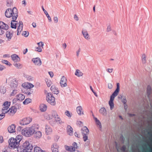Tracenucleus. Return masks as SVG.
Wrapping results in <instances>:
<instances>
[{
	"label": "nucleus",
	"instance_id": "nucleus-51",
	"mask_svg": "<svg viewBox=\"0 0 152 152\" xmlns=\"http://www.w3.org/2000/svg\"><path fill=\"white\" fill-rule=\"evenodd\" d=\"M111 30V26L110 25H109L107 28V31L109 32Z\"/></svg>",
	"mask_w": 152,
	"mask_h": 152
},
{
	"label": "nucleus",
	"instance_id": "nucleus-61",
	"mask_svg": "<svg viewBox=\"0 0 152 152\" xmlns=\"http://www.w3.org/2000/svg\"><path fill=\"white\" fill-rule=\"evenodd\" d=\"M115 96H113L112 94L110 96V100H112V101H113L114 100V99Z\"/></svg>",
	"mask_w": 152,
	"mask_h": 152
},
{
	"label": "nucleus",
	"instance_id": "nucleus-49",
	"mask_svg": "<svg viewBox=\"0 0 152 152\" xmlns=\"http://www.w3.org/2000/svg\"><path fill=\"white\" fill-rule=\"evenodd\" d=\"M86 26L88 28H90L92 27L91 23L88 22L87 23H86Z\"/></svg>",
	"mask_w": 152,
	"mask_h": 152
},
{
	"label": "nucleus",
	"instance_id": "nucleus-42",
	"mask_svg": "<svg viewBox=\"0 0 152 152\" xmlns=\"http://www.w3.org/2000/svg\"><path fill=\"white\" fill-rule=\"evenodd\" d=\"M14 66L16 68L18 69H21L23 67L22 64L19 63H15L14 64Z\"/></svg>",
	"mask_w": 152,
	"mask_h": 152
},
{
	"label": "nucleus",
	"instance_id": "nucleus-24",
	"mask_svg": "<svg viewBox=\"0 0 152 152\" xmlns=\"http://www.w3.org/2000/svg\"><path fill=\"white\" fill-rule=\"evenodd\" d=\"M34 137L37 139H39L40 138L42 137V133L40 131H38L34 133Z\"/></svg>",
	"mask_w": 152,
	"mask_h": 152
},
{
	"label": "nucleus",
	"instance_id": "nucleus-20",
	"mask_svg": "<svg viewBox=\"0 0 152 152\" xmlns=\"http://www.w3.org/2000/svg\"><path fill=\"white\" fill-rule=\"evenodd\" d=\"M11 57L12 60L15 62H18L20 61V58L17 55L14 54L11 55Z\"/></svg>",
	"mask_w": 152,
	"mask_h": 152
},
{
	"label": "nucleus",
	"instance_id": "nucleus-26",
	"mask_svg": "<svg viewBox=\"0 0 152 152\" xmlns=\"http://www.w3.org/2000/svg\"><path fill=\"white\" fill-rule=\"evenodd\" d=\"M16 20H12L11 23V27L15 29L16 27V25L18 24L19 23Z\"/></svg>",
	"mask_w": 152,
	"mask_h": 152
},
{
	"label": "nucleus",
	"instance_id": "nucleus-57",
	"mask_svg": "<svg viewBox=\"0 0 152 152\" xmlns=\"http://www.w3.org/2000/svg\"><path fill=\"white\" fill-rule=\"evenodd\" d=\"M53 20L55 23H57L58 21V19L57 17H55L54 18Z\"/></svg>",
	"mask_w": 152,
	"mask_h": 152
},
{
	"label": "nucleus",
	"instance_id": "nucleus-35",
	"mask_svg": "<svg viewBox=\"0 0 152 152\" xmlns=\"http://www.w3.org/2000/svg\"><path fill=\"white\" fill-rule=\"evenodd\" d=\"M94 119L96 124L97 125L99 126L100 128H102V126L101 123L100 121L99 120H98L96 118L94 117Z\"/></svg>",
	"mask_w": 152,
	"mask_h": 152
},
{
	"label": "nucleus",
	"instance_id": "nucleus-56",
	"mask_svg": "<svg viewBox=\"0 0 152 152\" xmlns=\"http://www.w3.org/2000/svg\"><path fill=\"white\" fill-rule=\"evenodd\" d=\"M5 113H3L2 114H0V120L2 119L4 117Z\"/></svg>",
	"mask_w": 152,
	"mask_h": 152
},
{
	"label": "nucleus",
	"instance_id": "nucleus-50",
	"mask_svg": "<svg viewBox=\"0 0 152 152\" xmlns=\"http://www.w3.org/2000/svg\"><path fill=\"white\" fill-rule=\"evenodd\" d=\"M73 146L76 150L78 148V147L77 146V144L75 142H74L72 144Z\"/></svg>",
	"mask_w": 152,
	"mask_h": 152
},
{
	"label": "nucleus",
	"instance_id": "nucleus-2",
	"mask_svg": "<svg viewBox=\"0 0 152 152\" xmlns=\"http://www.w3.org/2000/svg\"><path fill=\"white\" fill-rule=\"evenodd\" d=\"M39 128L38 124H34L31 126L23 129L21 131V134L26 137H29L34 134L35 131L38 130Z\"/></svg>",
	"mask_w": 152,
	"mask_h": 152
},
{
	"label": "nucleus",
	"instance_id": "nucleus-41",
	"mask_svg": "<svg viewBox=\"0 0 152 152\" xmlns=\"http://www.w3.org/2000/svg\"><path fill=\"white\" fill-rule=\"evenodd\" d=\"M151 91V88L150 86H148L147 87V92L148 94V97H149Z\"/></svg>",
	"mask_w": 152,
	"mask_h": 152
},
{
	"label": "nucleus",
	"instance_id": "nucleus-16",
	"mask_svg": "<svg viewBox=\"0 0 152 152\" xmlns=\"http://www.w3.org/2000/svg\"><path fill=\"white\" fill-rule=\"evenodd\" d=\"M17 108L15 106H12L8 110L7 112L11 115H14L16 112Z\"/></svg>",
	"mask_w": 152,
	"mask_h": 152
},
{
	"label": "nucleus",
	"instance_id": "nucleus-31",
	"mask_svg": "<svg viewBox=\"0 0 152 152\" xmlns=\"http://www.w3.org/2000/svg\"><path fill=\"white\" fill-rule=\"evenodd\" d=\"M67 133L69 135H71L73 134V129L70 126H68L67 128Z\"/></svg>",
	"mask_w": 152,
	"mask_h": 152
},
{
	"label": "nucleus",
	"instance_id": "nucleus-10",
	"mask_svg": "<svg viewBox=\"0 0 152 152\" xmlns=\"http://www.w3.org/2000/svg\"><path fill=\"white\" fill-rule=\"evenodd\" d=\"M59 146L56 143H53L51 146V150L52 152H59Z\"/></svg>",
	"mask_w": 152,
	"mask_h": 152
},
{
	"label": "nucleus",
	"instance_id": "nucleus-38",
	"mask_svg": "<svg viewBox=\"0 0 152 152\" xmlns=\"http://www.w3.org/2000/svg\"><path fill=\"white\" fill-rule=\"evenodd\" d=\"M6 92V89L4 87L1 86L0 87V93L4 94Z\"/></svg>",
	"mask_w": 152,
	"mask_h": 152
},
{
	"label": "nucleus",
	"instance_id": "nucleus-11",
	"mask_svg": "<svg viewBox=\"0 0 152 152\" xmlns=\"http://www.w3.org/2000/svg\"><path fill=\"white\" fill-rule=\"evenodd\" d=\"M32 61L36 65L40 66L42 64L41 61L39 58H33L32 59Z\"/></svg>",
	"mask_w": 152,
	"mask_h": 152
},
{
	"label": "nucleus",
	"instance_id": "nucleus-6",
	"mask_svg": "<svg viewBox=\"0 0 152 152\" xmlns=\"http://www.w3.org/2000/svg\"><path fill=\"white\" fill-rule=\"evenodd\" d=\"M46 100L47 102L51 105L54 106L56 105V102L55 98L52 94L48 93L46 95Z\"/></svg>",
	"mask_w": 152,
	"mask_h": 152
},
{
	"label": "nucleus",
	"instance_id": "nucleus-28",
	"mask_svg": "<svg viewBox=\"0 0 152 152\" xmlns=\"http://www.w3.org/2000/svg\"><path fill=\"white\" fill-rule=\"evenodd\" d=\"M47 107L46 105L42 104L40 105L39 108L40 111L42 112H44L46 110Z\"/></svg>",
	"mask_w": 152,
	"mask_h": 152
},
{
	"label": "nucleus",
	"instance_id": "nucleus-63",
	"mask_svg": "<svg viewBox=\"0 0 152 152\" xmlns=\"http://www.w3.org/2000/svg\"><path fill=\"white\" fill-rule=\"evenodd\" d=\"M113 69H109L108 68L107 69V71L109 73H111L113 72Z\"/></svg>",
	"mask_w": 152,
	"mask_h": 152
},
{
	"label": "nucleus",
	"instance_id": "nucleus-8",
	"mask_svg": "<svg viewBox=\"0 0 152 152\" xmlns=\"http://www.w3.org/2000/svg\"><path fill=\"white\" fill-rule=\"evenodd\" d=\"M11 102L6 101L3 104L4 107L2 109V113H7L8 111V109L10 105Z\"/></svg>",
	"mask_w": 152,
	"mask_h": 152
},
{
	"label": "nucleus",
	"instance_id": "nucleus-25",
	"mask_svg": "<svg viewBox=\"0 0 152 152\" xmlns=\"http://www.w3.org/2000/svg\"><path fill=\"white\" fill-rule=\"evenodd\" d=\"M6 37L7 38L8 41H10L11 40L12 36L13 34L12 32L8 31H7L6 34Z\"/></svg>",
	"mask_w": 152,
	"mask_h": 152
},
{
	"label": "nucleus",
	"instance_id": "nucleus-45",
	"mask_svg": "<svg viewBox=\"0 0 152 152\" xmlns=\"http://www.w3.org/2000/svg\"><path fill=\"white\" fill-rule=\"evenodd\" d=\"M65 114L69 118H71L72 115V113H70L68 111H66V112H65Z\"/></svg>",
	"mask_w": 152,
	"mask_h": 152
},
{
	"label": "nucleus",
	"instance_id": "nucleus-43",
	"mask_svg": "<svg viewBox=\"0 0 152 152\" xmlns=\"http://www.w3.org/2000/svg\"><path fill=\"white\" fill-rule=\"evenodd\" d=\"M2 62L7 65H8L9 66H10L12 65L7 60H2Z\"/></svg>",
	"mask_w": 152,
	"mask_h": 152
},
{
	"label": "nucleus",
	"instance_id": "nucleus-37",
	"mask_svg": "<svg viewBox=\"0 0 152 152\" xmlns=\"http://www.w3.org/2000/svg\"><path fill=\"white\" fill-rule=\"evenodd\" d=\"M146 56L145 54H143L142 55V61L143 64H145L146 63Z\"/></svg>",
	"mask_w": 152,
	"mask_h": 152
},
{
	"label": "nucleus",
	"instance_id": "nucleus-62",
	"mask_svg": "<svg viewBox=\"0 0 152 152\" xmlns=\"http://www.w3.org/2000/svg\"><path fill=\"white\" fill-rule=\"evenodd\" d=\"M108 87L110 89H111L113 88V86L111 83L108 84Z\"/></svg>",
	"mask_w": 152,
	"mask_h": 152
},
{
	"label": "nucleus",
	"instance_id": "nucleus-46",
	"mask_svg": "<svg viewBox=\"0 0 152 152\" xmlns=\"http://www.w3.org/2000/svg\"><path fill=\"white\" fill-rule=\"evenodd\" d=\"M122 102L124 104H126L127 101L126 99V97L125 96H123V97L122 99Z\"/></svg>",
	"mask_w": 152,
	"mask_h": 152
},
{
	"label": "nucleus",
	"instance_id": "nucleus-47",
	"mask_svg": "<svg viewBox=\"0 0 152 152\" xmlns=\"http://www.w3.org/2000/svg\"><path fill=\"white\" fill-rule=\"evenodd\" d=\"M76 124L77 125L80 126H83V123L81 121H77Z\"/></svg>",
	"mask_w": 152,
	"mask_h": 152
},
{
	"label": "nucleus",
	"instance_id": "nucleus-30",
	"mask_svg": "<svg viewBox=\"0 0 152 152\" xmlns=\"http://www.w3.org/2000/svg\"><path fill=\"white\" fill-rule=\"evenodd\" d=\"M65 148L66 150L70 151L71 152H74L76 150L73 147L71 146H66L65 147Z\"/></svg>",
	"mask_w": 152,
	"mask_h": 152
},
{
	"label": "nucleus",
	"instance_id": "nucleus-40",
	"mask_svg": "<svg viewBox=\"0 0 152 152\" xmlns=\"http://www.w3.org/2000/svg\"><path fill=\"white\" fill-rule=\"evenodd\" d=\"M109 104L110 107V110H112L114 107V106L113 101L112 100H109Z\"/></svg>",
	"mask_w": 152,
	"mask_h": 152
},
{
	"label": "nucleus",
	"instance_id": "nucleus-14",
	"mask_svg": "<svg viewBox=\"0 0 152 152\" xmlns=\"http://www.w3.org/2000/svg\"><path fill=\"white\" fill-rule=\"evenodd\" d=\"M18 84V81L16 80H13L11 82L10 86L13 89H15L17 88Z\"/></svg>",
	"mask_w": 152,
	"mask_h": 152
},
{
	"label": "nucleus",
	"instance_id": "nucleus-4",
	"mask_svg": "<svg viewBox=\"0 0 152 152\" xmlns=\"http://www.w3.org/2000/svg\"><path fill=\"white\" fill-rule=\"evenodd\" d=\"M32 149V145L28 140L25 141L20 146L17 148L18 152H31Z\"/></svg>",
	"mask_w": 152,
	"mask_h": 152
},
{
	"label": "nucleus",
	"instance_id": "nucleus-29",
	"mask_svg": "<svg viewBox=\"0 0 152 152\" xmlns=\"http://www.w3.org/2000/svg\"><path fill=\"white\" fill-rule=\"evenodd\" d=\"M77 111L78 114L79 115H82L83 114V112L82 107L80 106H78L77 108Z\"/></svg>",
	"mask_w": 152,
	"mask_h": 152
},
{
	"label": "nucleus",
	"instance_id": "nucleus-3",
	"mask_svg": "<svg viewBox=\"0 0 152 152\" xmlns=\"http://www.w3.org/2000/svg\"><path fill=\"white\" fill-rule=\"evenodd\" d=\"M23 139L21 135H17L15 138L12 137L8 140L9 145L11 148H16L20 144V142Z\"/></svg>",
	"mask_w": 152,
	"mask_h": 152
},
{
	"label": "nucleus",
	"instance_id": "nucleus-7",
	"mask_svg": "<svg viewBox=\"0 0 152 152\" xmlns=\"http://www.w3.org/2000/svg\"><path fill=\"white\" fill-rule=\"evenodd\" d=\"M32 120V118L30 117H25L23 118L20 121V124L23 126L29 124Z\"/></svg>",
	"mask_w": 152,
	"mask_h": 152
},
{
	"label": "nucleus",
	"instance_id": "nucleus-44",
	"mask_svg": "<svg viewBox=\"0 0 152 152\" xmlns=\"http://www.w3.org/2000/svg\"><path fill=\"white\" fill-rule=\"evenodd\" d=\"M17 90L16 89L13 90L10 94V96H12L15 95L17 93Z\"/></svg>",
	"mask_w": 152,
	"mask_h": 152
},
{
	"label": "nucleus",
	"instance_id": "nucleus-27",
	"mask_svg": "<svg viewBox=\"0 0 152 152\" xmlns=\"http://www.w3.org/2000/svg\"><path fill=\"white\" fill-rule=\"evenodd\" d=\"M99 112L100 113L104 116H106L107 114L106 110L104 107L101 108L99 110Z\"/></svg>",
	"mask_w": 152,
	"mask_h": 152
},
{
	"label": "nucleus",
	"instance_id": "nucleus-52",
	"mask_svg": "<svg viewBox=\"0 0 152 152\" xmlns=\"http://www.w3.org/2000/svg\"><path fill=\"white\" fill-rule=\"evenodd\" d=\"M6 30L4 29H2V28H0V35H2L5 32V31Z\"/></svg>",
	"mask_w": 152,
	"mask_h": 152
},
{
	"label": "nucleus",
	"instance_id": "nucleus-39",
	"mask_svg": "<svg viewBox=\"0 0 152 152\" xmlns=\"http://www.w3.org/2000/svg\"><path fill=\"white\" fill-rule=\"evenodd\" d=\"M31 99L28 98L26 99L23 102L24 104H27L31 102Z\"/></svg>",
	"mask_w": 152,
	"mask_h": 152
},
{
	"label": "nucleus",
	"instance_id": "nucleus-13",
	"mask_svg": "<svg viewBox=\"0 0 152 152\" xmlns=\"http://www.w3.org/2000/svg\"><path fill=\"white\" fill-rule=\"evenodd\" d=\"M66 80V78L63 76L60 82V84L62 87H65L67 86Z\"/></svg>",
	"mask_w": 152,
	"mask_h": 152
},
{
	"label": "nucleus",
	"instance_id": "nucleus-33",
	"mask_svg": "<svg viewBox=\"0 0 152 152\" xmlns=\"http://www.w3.org/2000/svg\"><path fill=\"white\" fill-rule=\"evenodd\" d=\"M34 152H46L44 151H43L41 149L38 147H36L34 148Z\"/></svg>",
	"mask_w": 152,
	"mask_h": 152
},
{
	"label": "nucleus",
	"instance_id": "nucleus-32",
	"mask_svg": "<svg viewBox=\"0 0 152 152\" xmlns=\"http://www.w3.org/2000/svg\"><path fill=\"white\" fill-rule=\"evenodd\" d=\"M75 75L77 76L80 77L83 75V73L79 69H76L75 73Z\"/></svg>",
	"mask_w": 152,
	"mask_h": 152
},
{
	"label": "nucleus",
	"instance_id": "nucleus-58",
	"mask_svg": "<svg viewBox=\"0 0 152 152\" xmlns=\"http://www.w3.org/2000/svg\"><path fill=\"white\" fill-rule=\"evenodd\" d=\"M126 149V146L124 145L121 148V150L123 151H125Z\"/></svg>",
	"mask_w": 152,
	"mask_h": 152
},
{
	"label": "nucleus",
	"instance_id": "nucleus-1",
	"mask_svg": "<svg viewBox=\"0 0 152 152\" xmlns=\"http://www.w3.org/2000/svg\"><path fill=\"white\" fill-rule=\"evenodd\" d=\"M43 117L45 119L49 121V123L51 125L55 124L56 122H58L60 124L63 123L55 110H52L50 113H45Z\"/></svg>",
	"mask_w": 152,
	"mask_h": 152
},
{
	"label": "nucleus",
	"instance_id": "nucleus-23",
	"mask_svg": "<svg viewBox=\"0 0 152 152\" xmlns=\"http://www.w3.org/2000/svg\"><path fill=\"white\" fill-rule=\"evenodd\" d=\"M0 28L7 30L8 28V26L4 22L0 21Z\"/></svg>",
	"mask_w": 152,
	"mask_h": 152
},
{
	"label": "nucleus",
	"instance_id": "nucleus-48",
	"mask_svg": "<svg viewBox=\"0 0 152 152\" xmlns=\"http://www.w3.org/2000/svg\"><path fill=\"white\" fill-rule=\"evenodd\" d=\"M22 35L23 36H24L25 37H26L28 36L29 35V33L27 31H24L23 32Z\"/></svg>",
	"mask_w": 152,
	"mask_h": 152
},
{
	"label": "nucleus",
	"instance_id": "nucleus-9",
	"mask_svg": "<svg viewBox=\"0 0 152 152\" xmlns=\"http://www.w3.org/2000/svg\"><path fill=\"white\" fill-rule=\"evenodd\" d=\"M45 132L46 135H50L53 132L52 128L50 126L46 125L45 129Z\"/></svg>",
	"mask_w": 152,
	"mask_h": 152
},
{
	"label": "nucleus",
	"instance_id": "nucleus-15",
	"mask_svg": "<svg viewBox=\"0 0 152 152\" xmlns=\"http://www.w3.org/2000/svg\"><path fill=\"white\" fill-rule=\"evenodd\" d=\"M22 86L24 88L29 89L34 87V85L31 83L25 82L22 84Z\"/></svg>",
	"mask_w": 152,
	"mask_h": 152
},
{
	"label": "nucleus",
	"instance_id": "nucleus-54",
	"mask_svg": "<svg viewBox=\"0 0 152 152\" xmlns=\"http://www.w3.org/2000/svg\"><path fill=\"white\" fill-rule=\"evenodd\" d=\"M90 89H91V90L92 91V92L94 93V95L96 97H97L98 96H97V95L96 94V93L94 92L93 89V88H92V87L91 86H90Z\"/></svg>",
	"mask_w": 152,
	"mask_h": 152
},
{
	"label": "nucleus",
	"instance_id": "nucleus-18",
	"mask_svg": "<svg viewBox=\"0 0 152 152\" xmlns=\"http://www.w3.org/2000/svg\"><path fill=\"white\" fill-rule=\"evenodd\" d=\"M19 25L18 26V33L17 35H18L20 34L21 33V32L22 31L23 27V23L21 21H19Z\"/></svg>",
	"mask_w": 152,
	"mask_h": 152
},
{
	"label": "nucleus",
	"instance_id": "nucleus-55",
	"mask_svg": "<svg viewBox=\"0 0 152 152\" xmlns=\"http://www.w3.org/2000/svg\"><path fill=\"white\" fill-rule=\"evenodd\" d=\"M4 142V139L2 136H0V144Z\"/></svg>",
	"mask_w": 152,
	"mask_h": 152
},
{
	"label": "nucleus",
	"instance_id": "nucleus-19",
	"mask_svg": "<svg viewBox=\"0 0 152 152\" xmlns=\"http://www.w3.org/2000/svg\"><path fill=\"white\" fill-rule=\"evenodd\" d=\"M50 90L54 94H57L59 93V91L58 88L54 85L51 86Z\"/></svg>",
	"mask_w": 152,
	"mask_h": 152
},
{
	"label": "nucleus",
	"instance_id": "nucleus-53",
	"mask_svg": "<svg viewBox=\"0 0 152 152\" xmlns=\"http://www.w3.org/2000/svg\"><path fill=\"white\" fill-rule=\"evenodd\" d=\"M74 20L76 21H78L79 20V18L77 15L76 14L74 15Z\"/></svg>",
	"mask_w": 152,
	"mask_h": 152
},
{
	"label": "nucleus",
	"instance_id": "nucleus-17",
	"mask_svg": "<svg viewBox=\"0 0 152 152\" xmlns=\"http://www.w3.org/2000/svg\"><path fill=\"white\" fill-rule=\"evenodd\" d=\"M16 126L14 124H12L8 128V130L10 133H13L15 132Z\"/></svg>",
	"mask_w": 152,
	"mask_h": 152
},
{
	"label": "nucleus",
	"instance_id": "nucleus-5",
	"mask_svg": "<svg viewBox=\"0 0 152 152\" xmlns=\"http://www.w3.org/2000/svg\"><path fill=\"white\" fill-rule=\"evenodd\" d=\"M5 15L6 17H12V20H16L18 17L17 9L15 7L12 9L8 8L6 10Z\"/></svg>",
	"mask_w": 152,
	"mask_h": 152
},
{
	"label": "nucleus",
	"instance_id": "nucleus-34",
	"mask_svg": "<svg viewBox=\"0 0 152 152\" xmlns=\"http://www.w3.org/2000/svg\"><path fill=\"white\" fill-rule=\"evenodd\" d=\"M81 132L83 136V138L84 141H86V127H84L81 129Z\"/></svg>",
	"mask_w": 152,
	"mask_h": 152
},
{
	"label": "nucleus",
	"instance_id": "nucleus-22",
	"mask_svg": "<svg viewBox=\"0 0 152 152\" xmlns=\"http://www.w3.org/2000/svg\"><path fill=\"white\" fill-rule=\"evenodd\" d=\"M120 90L119 83H117V88L115 90L112 94L113 96H116L118 94Z\"/></svg>",
	"mask_w": 152,
	"mask_h": 152
},
{
	"label": "nucleus",
	"instance_id": "nucleus-60",
	"mask_svg": "<svg viewBox=\"0 0 152 152\" xmlns=\"http://www.w3.org/2000/svg\"><path fill=\"white\" fill-rule=\"evenodd\" d=\"M5 69V67L3 66L0 65V70L2 71Z\"/></svg>",
	"mask_w": 152,
	"mask_h": 152
},
{
	"label": "nucleus",
	"instance_id": "nucleus-59",
	"mask_svg": "<svg viewBox=\"0 0 152 152\" xmlns=\"http://www.w3.org/2000/svg\"><path fill=\"white\" fill-rule=\"evenodd\" d=\"M49 74L51 77H53L54 76V74L52 72H49Z\"/></svg>",
	"mask_w": 152,
	"mask_h": 152
},
{
	"label": "nucleus",
	"instance_id": "nucleus-64",
	"mask_svg": "<svg viewBox=\"0 0 152 152\" xmlns=\"http://www.w3.org/2000/svg\"><path fill=\"white\" fill-rule=\"evenodd\" d=\"M62 46L64 49H65L66 48L67 45L66 43H64L63 44Z\"/></svg>",
	"mask_w": 152,
	"mask_h": 152
},
{
	"label": "nucleus",
	"instance_id": "nucleus-21",
	"mask_svg": "<svg viewBox=\"0 0 152 152\" xmlns=\"http://www.w3.org/2000/svg\"><path fill=\"white\" fill-rule=\"evenodd\" d=\"M16 98L17 100L21 101L25 99V96L23 94H19L16 96Z\"/></svg>",
	"mask_w": 152,
	"mask_h": 152
},
{
	"label": "nucleus",
	"instance_id": "nucleus-12",
	"mask_svg": "<svg viewBox=\"0 0 152 152\" xmlns=\"http://www.w3.org/2000/svg\"><path fill=\"white\" fill-rule=\"evenodd\" d=\"M38 47H37L36 51L39 52H41L42 51V49L43 48L44 46V43L42 42H40L37 43Z\"/></svg>",
	"mask_w": 152,
	"mask_h": 152
},
{
	"label": "nucleus",
	"instance_id": "nucleus-36",
	"mask_svg": "<svg viewBox=\"0 0 152 152\" xmlns=\"http://www.w3.org/2000/svg\"><path fill=\"white\" fill-rule=\"evenodd\" d=\"M45 81L47 86L48 87H50L52 84L51 80L48 78H46L45 79Z\"/></svg>",
	"mask_w": 152,
	"mask_h": 152
}]
</instances>
